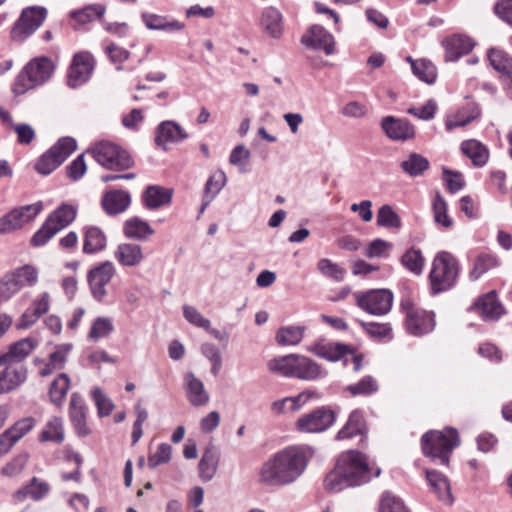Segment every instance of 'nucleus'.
<instances>
[{
    "instance_id": "obj_12",
    "label": "nucleus",
    "mask_w": 512,
    "mask_h": 512,
    "mask_svg": "<svg viewBox=\"0 0 512 512\" xmlns=\"http://www.w3.org/2000/svg\"><path fill=\"white\" fill-rule=\"evenodd\" d=\"M115 272V266L110 261H105L88 272L87 281L94 300L99 303L105 302L108 295L106 286Z\"/></svg>"
},
{
    "instance_id": "obj_52",
    "label": "nucleus",
    "mask_w": 512,
    "mask_h": 512,
    "mask_svg": "<svg viewBox=\"0 0 512 512\" xmlns=\"http://www.w3.org/2000/svg\"><path fill=\"white\" fill-rule=\"evenodd\" d=\"M434 220L444 228H450L453 225L452 218L448 215V205L440 193H436L432 203Z\"/></svg>"
},
{
    "instance_id": "obj_45",
    "label": "nucleus",
    "mask_w": 512,
    "mask_h": 512,
    "mask_svg": "<svg viewBox=\"0 0 512 512\" xmlns=\"http://www.w3.org/2000/svg\"><path fill=\"white\" fill-rule=\"evenodd\" d=\"M69 387H70L69 376L65 373H61L51 383L50 390H49V396H50L51 402L54 405H56L57 407H60L64 402V399L67 395Z\"/></svg>"
},
{
    "instance_id": "obj_3",
    "label": "nucleus",
    "mask_w": 512,
    "mask_h": 512,
    "mask_svg": "<svg viewBox=\"0 0 512 512\" xmlns=\"http://www.w3.org/2000/svg\"><path fill=\"white\" fill-rule=\"evenodd\" d=\"M459 443V435L454 428H446L444 431H429L421 438L423 453L442 465H448L450 454Z\"/></svg>"
},
{
    "instance_id": "obj_37",
    "label": "nucleus",
    "mask_w": 512,
    "mask_h": 512,
    "mask_svg": "<svg viewBox=\"0 0 512 512\" xmlns=\"http://www.w3.org/2000/svg\"><path fill=\"white\" fill-rule=\"evenodd\" d=\"M462 153L471 159L474 166L482 167L489 159V150L481 142L470 139L461 144Z\"/></svg>"
},
{
    "instance_id": "obj_32",
    "label": "nucleus",
    "mask_w": 512,
    "mask_h": 512,
    "mask_svg": "<svg viewBox=\"0 0 512 512\" xmlns=\"http://www.w3.org/2000/svg\"><path fill=\"white\" fill-rule=\"evenodd\" d=\"M219 459L220 454L216 447L212 445L206 447L198 465L199 476L203 481L212 480L217 472Z\"/></svg>"
},
{
    "instance_id": "obj_26",
    "label": "nucleus",
    "mask_w": 512,
    "mask_h": 512,
    "mask_svg": "<svg viewBox=\"0 0 512 512\" xmlns=\"http://www.w3.org/2000/svg\"><path fill=\"white\" fill-rule=\"evenodd\" d=\"M130 203V194L123 190L108 191L102 198V207L108 215H117L126 211Z\"/></svg>"
},
{
    "instance_id": "obj_59",
    "label": "nucleus",
    "mask_w": 512,
    "mask_h": 512,
    "mask_svg": "<svg viewBox=\"0 0 512 512\" xmlns=\"http://www.w3.org/2000/svg\"><path fill=\"white\" fill-rule=\"evenodd\" d=\"M380 512H409V510L399 497L385 492L381 499Z\"/></svg>"
},
{
    "instance_id": "obj_48",
    "label": "nucleus",
    "mask_w": 512,
    "mask_h": 512,
    "mask_svg": "<svg viewBox=\"0 0 512 512\" xmlns=\"http://www.w3.org/2000/svg\"><path fill=\"white\" fill-rule=\"evenodd\" d=\"M113 331L112 320L109 317L100 316L93 321L87 337L90 341L97 342L101 338L109 337Z\"/></svg>"
},
{
    "instance_id": "obj_23",
    "label": "nucleus",
    "mask_w": 512,
    "mask_h": 512,
    "mask_svg": "<svg viewBox=\"0 0 512 512\" xmlns=\"http://www.w3.org/2000/svg\"><path fill=\"white\" fill-rule=\"evenodd\" d=\"M445 48L447 61H457L463 55L468 54L474 47L471 38L464 35H453L442 42Z\"/></svg>"
},
{
    "instance_id": "obj_39",
    "label": "nucleus",
    "mask_w": 512,
    "mask_h": 512,
    "mask_svg": "<svg viewBox=\"0 0 512 512\" xmlns=\"http://www.w3.org/2000/svg\"><path fill=\"white\" fill-rule=\"evenodd\" d=\"M77 208L73 205L62 204L49 214L46 220L58 228V232L68 227L76 218Z\"/></svg>"
},
{
    "instance_id": "obj_10",
    "label": "nucleus",
    "mask_w": 512,
    "mask_h": 512,
    "mask_svg": "<svg viewBox=\"0 0 512 512\" xmlns=\"http://www.w3.org/2000/svg\"><path fill=\"white\" fill-rule=\"evenodd\" d=\"M401 309L406 315L407 331L414 336H422L431 332L435 327L434 314L415 307L409 298L401 300Z\"/></svg>"
},
{
    "instance_id": "obj_51",
    "label": "nucleus",
    "mask_w": 512,
    "mask_h": 512,
    "mask_svg": "<svg viewBox=\"0 0 512 512\" xmlns=\"http://www.w3.org/2000/svg\"><path fill=\"white\" fill-rule=\"evenodd\" d=\"M106 12V7L102 4L87 5L81 10L72 12V18L79 24H86L95 19H100Z\"/></svg>"
},
{
    "instance_id": "obj_64",
    "label": "nucleus",
    "mask_w": 512,
    "mask_h": 512,
    "mask_svg": "<svg viewBox=\"0 0 512 512\" xmlns=\"http://www.w3.org/2000/svg\"><path fill=\"white\" fill-rule=\"evenodd\" d=\"M172 448L169 444L161 443L157 451L151 454L148 458V465L151 469L156 468L161 464H165L171 459Z\"/></svg>"
},
{
    "instance_id": "obj_38",
    "label": "nucleus",
    "mask_w": 512,
    "mask_h": 512,
    "mask_svg": "<svg viewBox=\"0 0 512 512\" xmlns=\"http://www.w3.org/2000/svg\"><path fill=\"white\" fill-rule=\"evenodd\" d=\"M366 430V424L363 413L354 410L349 415L348 421L344 427L337 433L338 440L350 439L356 435H363Z\"/></svg>"
},
{
    "instance_id": "obj_4",
    "label": "nucleus",
    "mask_w": 512,
    "mask_h": 512,
    "mask_svg": "<svg viewBox=\"0 0 512 512\" xmlns=\"http://www.w3.org/2000/svg\"><path fill=\"white\" fill-rule=\"evenodd\" d=\"M87 152L106 169L122 171L134 165L131 155L125 149L108 140L96 142Z\"/></svg>"
},
{
    "instance_id": "obj_49",
    "label": "nucleus",
    "mask_w": 512,
    "mask_h": 512,
    "mask_svg": "<svg viewBox=\"0 0 512 512\" xmlns=\"http://www.w3.org/2000/svg\"><path fill=\"white\" fill-rule=\"evenodd\" d=\"M298 354H289L274 358L268 362V369L285 377H293L294 365Z\"/></svg>"
},
{
    "instance_id": "obj_34",
    "label": "nucleus",
    "mask_w": 512,
    "mask_h": 512,
    "mask_svg": "<svg viewBox=\"0 0 512 512\" xmlns=\"http://www.w3.org/2000/svg\"><path fill=\"white\" fill-rule=\"evenodd\" d=\"M308 351L331 362L339 361L342 357L351 352L349 346L342 343H317L309 347Z\"/></svg>"
},
{
    "instance_id": "obj_28",
    "label": "nucleus",
    "mask_w": 512,
    "mask_h": 512,
    "mask_svg": "<svg viewBox=\"0 0 512 512\" xmlns=\"http://www.w3.org/2000/svg\"><path fill=\"white\" fill-rule=\"evenodd\" d=\"M426 479L441 502L448 505L453 503L450 483L444 474L435 470H426Z\"/></svg>"
},
{
    "instance_id": "obj_21",
    "label": "nucleus",
    "mask_w": 512,
    "mask_h": 512,
    "mask_svg": "<svg viewBox=\"0 0 512 512\" xmlns=\"http://www.w3.org/2000/svg\"><path fill=\"white\" fill-rule=\"evenodd\" d=\"M184 390L190 404L194 407L205 406L209 400V393L205 390L204 383L194 373L187 372L184 375Z\"/></svg>"
},
{
    "instance_id": "obj_35",
    "label": "nucleus",
    "mask_w": 512,
    "mask_h": 512,
    "mask_svg": "<svg viewBox=\"0 0 512 512\" xmlns=\"http://www.w3.org/2000/svg\"><path fill=\"white\" fill-rule=\"evenodd\" d=\"M171 198L172 190L157 185L148 186L142 196L145 206L149 209L167 205L171 202Z\"/></svg>"
},
{
    "instance_id": "obj_22",
    "label": "nucleus",
    "mask_w": 512,
    "mask_h": 512,
    "mask_svg": "<svg viewBox=\"0 0 512 512\" xmlns=\"http://www.w3.org/2000/svg\"><path fill=\"white\" fill-rule=\"evenodd\" d=\"M114 258L123 267H137L144 260L142 247L135 243H121L114 251Z\"/></svg>"
},
{
    "instance_id": "obj_6",
    "label": "nucleus",
    "mask_w": 512,
    "mask_h": 512,
    "mask_svg": "<svg viewBox=\"0 0 512 512\" xmlns=\"http://www.w3.org/2000/svg\"><path fill=\"white\" fill-rule=\"evenodd\" d=\"M53 68V63L49 58L41 57L31 60L17 76L13 85L14 93L24 94L45 83L51 77Z\"/></svg>"
},
{
    "instance_id": "obj_62",
    "label": "nucleus",
    "mask_w": 512,
    "mask_h": 512,
    "mask_svg": "<svg viewBox=\"0 0 512 512\" xmlns=\"http://www.w3.org/2000/svg\"><path fill=\"white\" fill-rule=\"evenodd\" d=\"M496 264L495 259L489 255H480L474 262L473 269L470 272V279L475 281L479 279L489 269Z\"/></svg>"
},
{
    "instance_id": "obj_56",
    "label": "nucleus",
    "mask_w": 512,
    "mask_h": 512,
    "mask_svg": "<svg viewBox=\"0 0 512 512\" xmlns=\"http://www.w3.org/2000/svg\"><path fill=\"white\" fill-rule=\"evenodd\" d=\"M488 59L493 68L502 74L511 71L512 58L504 51L492 48L488 52Z\"/></svg>"
},
{
    "instance_id": "obj_47",
    "label": "nucleus",
    "mask_w": 512,
    "mask_h": 512,
    "mask_svg": "<svg viewBox=\"0 0 512 512\" xmlns=\"http://www.w3.org/2000/svg\"><path fill=\"white\" fill-rule=\"evenodd\" d=\"M358 324L368 334L369 337L376 340H392L393 329L390 323L365 322L357 320Z\"/></svg>"
},
{
    "instance_id": "obj_15",
    "label": "nucleus",
    "mask_w": 512,
    "mask_h": 512,
    "mask_svg": "<svg viewBox=\"0 0 512 512\" xmlns=\"http://www.w3.org/2000/svg\"><path fill=\"white\" fill-rule=\"evenodd\" d=\"M94 69V60L89 53H79L73 58L68 72V85L77 88L88 81Z\"/></svg>"
},
{
    "instance_id": "obj_29",
    "label": "nucleus",
    "mask_w": 512,
    "mask_h": 512,
    "mask_svg": "<svg viewBox=\"0 0 512 512\" xmlns=\"http://www.w3.org/2000/svg\"><path fill=\"white\" fill-rule=\"evenodd\" d=\"M141 17L145 26L149 30H159L172 33L180 31L185 27L184 23L178 20L154 13L144 12Z\"/></svg>"
},
{
    "instance_id": "obj_36",
    "label": "nucleus",
    "mask_w": 512,
    "mask_h": 512,
    "mask_svg": "<svg viewBox=\"0 0 512 512\" xmlns=\"http://www.w3.org/2000/svg\"><path fill=\"white\" fill-rule=\"evenodd\" d=\"M107 244L104 232L95 226L84 228L83 253L95 254L102 251Z\"/></svg>"
},
{
    "instance_id": "obj_54",
    "label": "nucleus",
    "mask_w": 512,
    "mask_h": 512,
    "mask_svg": "<svg viewBox=\"0 0 512 512\" xmlns=\"http://www.w3.org/2000/svg\"><path fill=\"white\" fill-rule=\"evenodd\" d=\"M376 222L380 227L396 229L401 227V219L390 205H383L379 208Z\"/></svg>"
},
{
    "instance_id": "obj_13",
    "label": "nucleus",
    "mask_w": 512,
    "mask_h": 512,
    "mask_svg": "<svg viewBox=\"0 0 512 512\" xmlns=\"http://www.w3.org/2000/svg\"><path fill=\"white\" fill-rule=\"evenodd\" d=\"M335 421L332 410L320 407L302 415L296 422L298 431L303 433H320L328 429Z\"/></svg>"
},
{
    "instance_id": "obj_1",
    "label": "nucleus",
    "mask_w": 512,
    "mask_h": 512,
    "mask_svg": "<svg viewBox=\"0 0 512 512\" xmlns=\"http://www.w3.org/2000/svg\"><path fill=\"white\" fill-rule=\"evenodd\" d=\"M308 462L309 455L304 447H285L263 463L258 480L269 487L290 485L304 473Z\"/></svg>"
},
{
    "instance_id": "obj_60",
    "label": "nucleus",
    "mask_w": 512,
    "mask_h": 512,
    "mask_svg": "<svg viewBox=\"0 0 512 512\" xmlns=\"http://www.w3.org/2000/svg\"><path fill=\"white\" fill-rule=\"evenodd\" d=\"M35 424L36 421L33 417H25L14 423L7 430L10 432L12 440L17 443L34 428Z\"/></svg>"
},
{
    "instance_id": "obj_43",
    "label": "nucleus",
    "mask_w": 512,
    "mask_h": 512,
    "mask_svg": "<svg viewBox=\"0 0 512 512\" xmlns=\"http://www.w3.org/2000/svg\"><path fill=\"white\" fill-rule=\"evenodd\" d=\"M400 166L410 177H418L429 169L430 163L423 155L413 152L401 162Z\"/></svg>"
},
{
    "instance_id": "obj_50",
    "label": "nucleus",
    "mask_w": 512,
    "mask_h": 512,
    "mask_svg": "<svg viewBox=\"0 0 512 512\" xmlns=\"http://www.w3.org/2000/svg\"><path fill=\"white\" fill-rule=\"evenodd\" d=\"M379 389L377 380L370 376H364L357 383L348 385L346 391L352 396H369L376 393Z\"/></svg>"
},
{
    "instance_id": "obj_25",
    "label": "nucleus",
    "mask_w": 512,
    "mask_h": 512,
    "mask_svg": "<svg viewBox=\"0 0 512 512\" xmlns=\"http://www.w3.org/2000/svg\"><path fill=\"white\" fill-rule=\"evenodd\" d=\"M296 359L292 378L314 381L326 376V372L312 359L299 354Z\"/></svg>"
},
{
    "instance_id": "obj_46",
    "label": "nucleus",
    "mask_w": 512,
    "mask_h": 512,
    "mask_svg": "<svg viewBox=\"0 0 512 512\" xmlns=\"http://www.w3.org/2000/svg\"><path fill=\"white\" fill-rule=\"evenodd\" d=\"M304 326H285L278 329L276 341L279 345H297L304 337Z\"/></svg>"
},
{
    "instance_id": "obj_53",
    "label": "nucleus",
    "mask_w": 512,
    "mask_h": 512,
    "mask_svg": "<svg viewBox=\"0 0 512 512\" xmlns=\"http://www.w3.org/2000/svg\"><path fill=\"white\" fill-rule=\"evenodd\" d=\"M317 269L323 276L336 282H342L346 275V270L343 267L328 258L320 259L317 263Z\"/></svg>"
},
{
    "instance_id": "obj_19",
    "label": "nucleus",
    "mask_w": 512,
    "mask_h": 512,
    "mask_svg": "<svg viewBox=\"0 0 512 512\" xmlns=\"http://www.w3.org/2000/svg\"><path fill=\"white\" fill-rule=\"evenodd\" d=\"M37 346L38 341L33 337L23 338L13 343L7 352L0 354V366L7 363L22 364Z\"/></svg>"
},
{
    "instance_id": "obj_9",
    "label": "nucleus",
    "mask_w": 512,
    "mask_h": 512,
    "mask_svg": "<svg viewBox=\"0 0 512 512\" xmlns=\"http://www.w3.org/2000/svg\"><path fill=\"white\" fill-rule=\"evenodd\" d=\"M354 298L359 308L374 316L388 314L393 304V294L387 289L355 292Z\"/></svg>"
},
{
    "instance_id": "obj_57",
    "label": "nucleus",
    "mask_w": 512,
    "mask_h": 512,
    "mask_svg": "<svg viewBox=\"0 0 512 512\" xmlns=\"http://www.w3.org/2000/svg\"><path fill=\"white\" fill-rule=\"evenodd\" d=\"M401 262L403 266L416 275H420L423 271L424 258L420 250L410 249L406 251L401 258Z\"/></svg>"
},
{
    "instance_id": "obj_27",
    "label": "nucleus",
    "mask_w": 512,
    "mask_h": 512,
    "mask_svg": "<svg viewBox=\"0 0 512 512\" xmlns=\"http://www.w3.org/2000/svg\"><path fill=\"white\" fill-rule=\"evenodd\" d=\"M475 308L485 321H497L504 314V308L498 301L494 291L479 298Z\"/></svg>"
},
{
    "instance_id": "obj_61",
    "label": "nucleus",
    "mask_w": 512,
    "mask_h": 512,
    "mask_svg": "<svg viewBox=\"0 0 512 512\" xmlns=\"http://www.w3.org/2000/svg\"><path fill=\"white\" fill-rule=\"evenodd\" d=\"M27 462L28 454H19L2 467L1 474L7 477L17 476L24 470Z\"/></svg>"
},
{
    "instance_id": "obj_7",
    "label": "nucleus",
    "mask_w": 512,
    "mask_h": 512,
    "mask_svg": "<svg viewBox=\"0 0 512 512\" xmlns=\"http://www.w3.org/2000/svg\"><path fill=\"white\" fill-rule=\"evenodd\" d=\"M41 202L15 207L0 216V236L10 235L22 230L41 212Z\"/></svg>"
},
{
    "instance_id": "obj_40",
    "label": "nucleus",
    "mask_w": 512,
    "mask_h": 512,
    "mask_svg": "<svg viewBox=\"0 0 512 512\" xmlns=\"http://www.w3.org/2000/svg\"><path fill=\"white\" fill-rule=\"evenodd\" d=\"M17 281V286L20 290L26 287H33L38 283L39 272L37 268L31 264H25L8 271Z\"/></svg>"
},
{
    "instance_id": "obj_17",
    "label": "nucleus",
    "mask_w": 512,
    "mask_h": 512,
    "mask_svg": "<svg viewBox=\"0 0 512 512\" xmlns=\"http://www.w3.org/2000/svg\"><path fill=\"white\" fill-rule=\"evenodd\" d=\"M188 138V133L180 126L179 123L166 120L161 122L155 132V143L167 150V144H178Z\"/></svg>"
},
{
    "instance_id": "obj_14",
    "label": "nucleus",
    "mask_w": 512,
    "mask_h": 512,
    "mask_svg": "<svg viewBox=\"0 0 512 512\" xmlns=\"http://www.w3.org/2000/svg\"><path fill=\"white\" fill-rule=\"evenodd\" d=\"M301 43L311 50H323L326 55H332L335 51L333 35L320 25H312L301 37Z\"/></svg>"
},
{
    "instance_id": "obj_63",
    "label": "nucleus",
    "mask_w": 512,
    "mask_h": 512,
    "mask_svg": "<svg viewBox=\"0 0 512 512\" xmlns=\"http://www.w3.org/2000/svg\"><path fill=\"white\" fill-rule=\"evenodd\" d=\"M92 398L98 409L99 416L103 417L111 414L114 405L100 388L97 387L92 390Z\"/></svg>"
},
{
    "instance_id": "obj_41",
    "label": "nucleus",
    "mask_w": 512,
    "mask_h": 512,
    "mask_svg": "<svg viewBox=\"0 0 512 512\" xmlns=\"http://www.w3.org/2000/svg\"><path fill=\"white\" fill-rule=\"evenodd\" d=\"M226 176L219 172L210 176L205 184L204 195L200 207L199 215L203 214L211 201L219 194L225 185Z\"/></svg>"
},
{
    "instance_id": "obj_55",
    "label": "nucleus",
    "mask_w": 512,
    "mask_h": 512,
    "mask_svg": "<svg viewBox=\"0 0 512 512\" xmlns=\"http://www.w3.org/2000/svg\"><path fill=\"white\" fill-rule=\"evenodd\" d=\"M20 291L17 281H14L8 271L0 277V304L7 303Z\"/></svg>"
},
{
    "instance_id": "obj_11",
    "label": "nucleus",
    "mask_w": 512,
    "mask_h": 512,
    "mask_svg": "<svg viewBox=\"0 0 512 512\" xmlns=\"http://www.w3.org/2000/svg\"><path fill=\"white\" fill-rule=\"evenodd\" d=\"M46 15L47 10L44 7L25 8L11 31L12 39L18 42L24 41L41 26Z\"/></svg>"
},
{
    "instance_id": "obj_2",
    "label": "nucleus",
    "mask_w": 512,
    "mask_h": 512,
    "mask_svg": "<svg viewBox=\"0 0 512 512\" xmlns=\"http://www.w3.org/2000/svg\"><path fill=\"white\" fill-rule=\"evenodd\" d=\"M381 469L370 466L365 454L357 450L343 452L335 468L326 476V490L336 493L349 487L361 486L379 477Z\"/></svg>"
},
{
    "instance_id": "obj_18",
    "label": "nucleus",
    "mask_w": 512,
    "mask_h": 512,
    "mask_svg": "<svg viewBox=\"0 0 512 512\" xmlns=\"http://www.w3.org/2000/svg\"><path fill=\"white\" fill-rule=\"evenodd\" d=\"M0 372V395L12 392L20 387L27 379V367L24 364H4Z\"/></svg>"
},
{
    "instance_id": "obj_5",
    "label": "nucleus",
    "mask_w": 512,
    "mask_h": 512,
    "mask_svg": "<svg viewBox=\"0 0 512 512\" xmlns=\"http://www.w3.org/2000/svg\"><path fill=\"white\" fill-rule=\"evenodd\" d=\"M459 273L458 261L449 252H439L432 263L429 274L431 288L434 293H440L453 287Z\"/></svg>"
},
{
    "instance_id": "obj_44",
    "label": "nucleus",
    "mask_w": 512,
    "mask_h": 512,
    "mask_svg": "<svg viewBox=\"0 0 512 512\" xmlns=\"http://www.w3.org/2000/svg\"><path fill=\"white\" fill-rule=\"evenodd\" d=\"M411 63L413 74L421 81L432 84L437 77V69L435 65L427 59L413 60L411 57L407 58Z\"/></svg>"
},
{
    "instance_id": "obj_24",
    "label": "nucleus",
    "mask_w": 512,
    "mask_h": 512,
    "mask_svg": "<svg viewBox=\"0 0 512 512\" xmlns=\"http://www.w3.org/2000/svg\"><path fill=\"white\" fill-rule=\"evenodd\" d=\"M50 492V485L37 477H33L29 483L13 493L14 500L23 502L27 499L39 501Z\"/></svg>"
},
{
    "instance_id": "obj_20",
    "label": "nucleus",
    "mask_w": 512,
    "mask_h": 512,
    "mask_svg": "<svg viewBox=\"0 0 512 512\" xmlns=\"http://www.w3.org/2000/svg\"><path fill=\"white\" fill-rule=\"evenodd\" d=\"M87 407L79 393H72L69 404V417L78 436L84 437L90 434L86 422Z\"/></svg>"
},
{
    "instance_id": "obj_8",
    "label": "nucleus",
    "mask_w": 512,
    "mask_h": 512,
    "mask_svg": "<svg viewBox=\"0 0 512 512\" xmlns=\"http://www.w3.org/2000/svg\"><path fill=\"white\" fill-rule=\"evenodd\" d=\"M76 141L72 137H62L55 145L45 152L36 163V170L48 175L59 167L76 149Z\"/></svg>"
},
{
    "instance_id": "obj_58",
    "label": "nucleus",
    "mask_w": 512,
    "mask_h": 512,
    "mask_svg": "<svg viewBox=\"0 0 512 512\" xmlns=\"http://www.w3.org/2000/svg\"><path fill=\"white\" fill-rule=\"evenodd\" d=\"M57 233L58 228H55L47 220H45L42 226L33 234L30 243L34 247L44 246Z\"/></svg>"
},
{
    "instance_id": "obj_33",
    "label": "nucleus",
    "mask_w": 512,
    "mask_h": 512,
    "mask_svg": "<svg viewBox=\"0 0 512 512\" xmlns=\"http://www.w3.org/2000/svg\"><path fill=\"white\" fill-rule=\"evenodd\" d=\"M261 27L272 38L278 39L283 33L282 14L274 7H267L261 16Z\"/></svg>"
},
{
    "instance_id": "obj_16",
    "label": "nucleus",
    "mask_w": 512,
    "mask_h": 512,
    "mask_svg": "<svg viewBox=\"0 0 512 512\" xmlns=\"http://www.w3.org/2000/svg\"><path fill=\"white\" fill-rule=\"evenodd\" d=\"M381 128L386 136L394 141H407L415 137V127L403 118L386 116L381 120Z\"/></svg>"
},
{
    "instance_id": "obj_31",
    "label": "nucleus",
    "mask_w": 512,
    "mask_h": 512,
    "mask_svg": "<svg viewBox=\"0 0 512 512\" xmlns=\"http://www.w3.org/2000/svg\"><path fill=\"white\" fill-rule=\"evenodd\" d=\"M72 348V344L69 343L56 345L55 350L50 353L48 361L45 363L44 367L40 369L39 374L42 377H46L54 371L64 368Z\"/></svg>"
},
{
    "instance_id": "obj_30",
    "label": "nucleus",
    "mask_w": 512,
    "mask_h": 512,
    "mask_svg": "<svg viewBox=\"0 0 512 512\" xmlns=\"http://www.w3.org/2000/svg\"><path fill=\"white\" fill-rule=\"evenodd\" d=\"M123 233L128 239L147 241L155 231L147 221L134 216L124 222Z\"/></svg>"
},
{
    "instance_id": "obj_42",
    "label": "nucleus",
    "mask_w": 512,
    "mask_h": 512,
    "mask_svg": "<svg viewBox=\"0 0 512 512\" xmlns=\"http://www.w3.org/2000/svg\"><path fill=\"white\" fill-rule=\"evenodd\" d=\"M63 419L60 417H52L44 426L39 435L40 442H54L61 444L64 441Z\"/></svg>"
}]
</instances>
